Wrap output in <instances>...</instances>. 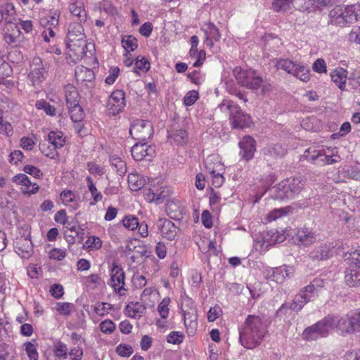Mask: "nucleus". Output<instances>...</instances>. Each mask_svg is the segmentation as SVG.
<instances>
[{"instance_id": "412c9836", "label": "nucleus", "mask_w": 360, "mask_h": 360, "mask_svg": "<svg viewBox=\"0 0 360 360\" xmlns=\"http://www.w3.org/2000/svg\"><path fill=\"white\" fill-rule=\"evenodd\" d=\"M335 246L331 243H326L315 248L309 253V257L314 261L328 259L331 257L334 252Z\"/></svg>"}, {"instance_id": "49530a36", "label": "nucleus", "mask_w": 360, "mask_h": 360, "mask_svg": "<svg viewBox=\"0 0 360 360\" xmlns=\"http://www.w3.org/2000/svg\"><path fill=\"white\" fill-rule=\"evenodd\" d=\"M158 292L153 288H146L143 291L141 300L144 304L150 305L153 304Z\"/></svg>"}, {"instance_id": "5701e85b", "label": "nucleus", "mask_w": 360, "mask_h": 360, "mask_svg": "<svg viewBox=\"0 0 360 360\" xmlns=\"http://www.w3.org/2000/svg\"><path fill=\"white\" fill-rule=\"evenodd\" d=\"M44 74L45 69L41 59L39 57L34 58L30 65V77L34 83H37L44 79Z\"/></svg>"}, {"instance_id": "69168bd1", "label": "nucleus", "mask_w": 360, "mask_h": 360, "mask_svg": "<svg viewBox=\"0 0 360 360\" xmlns=\"http://www.w3.org/2000/svg\"><path fill=\"white\" fill-rule=\"evenodd\" d=\"M99 327L101 332L105 334H112L115 330V323L110 319L103 321Z\"/></svg>"}, {"instance_id": "473e14b6", "label": "nucleus", "mask_w": 360, "mask_h": 360, "mask_svg": "<svg viewBox=\"0 0 360 360\" xmlns=\"http://www.w3.org/2000/svg\"><path fill=\"white\" fill-rule=\"evenodd\" d=\"M69 10L72 15L77 17L79 23L84 22L87 18V13L84 9V5L82 2H79L77 1H72L69 6Z\"/></svg>"}, {"instance_id": "b1692460", "label": "nucleus", "mask_w": 360, "mask_h": 360, "mask_svg": "<svg viewBox=\"0 0 360 360\" xmlns=\"http://www.w3.org/2000/svg\"><path fill=\"white\" fill-rule=\"evenodd\" d=\"M131 155L136 161L142 160L145 157H151L154 153V149L152 146H148L144 141L143 143H136L131 149Z\"/></svg>"}, {"instance_id": "58836bf2", "label": "nucleus", "mask_w": 360, "mask_h": 360, "mask_svg": "<svg viewBox=\"0 0 360 360\" xmlns=\"http://www.w3.org/2000/svg\"><path fill=\"white\" fill-rule=\"evenodd\" d=\"M60 12L57 10L51 11L49 14L41 18L40 22L46 27L57 28L59 22Z\"/></svg>"}, {"instance_id": "0e129e2a", "label": "nucleus", "mask_w": 360, "mask_h": 360, "mask_svg": "<svg viewBox=\"0 0 360 360\" xmlns=\"http://www.w3.org/2000/svg\"><path fill=\"white\" fill-rule=\"evenodd\" d=\"M122 223L124 227L131 231L137 229L139 225L138 218L133 215H128L125 217L122 220Z\"/></svg>"}, {"instance_id": "4c0bfd02", "label": "nucleus", "mask_w": 360, "mask_h": 360, "mask_svg": "<svg viewBox=\"0 0 360 360\" xmlns=\"http://www.w3.org/2000/svg\"><path fill=\"white\" fill-rule=\"evenodd\" d=\"M49 143L55 148H61L66 141V137L60 131H51L48 135Z\"/></svg>"}, {"instance_id": "72a5a7b5", "label": "nucleus", "mask_w": 360, "mask_h": 360, "mask_svg": "<svg viewBox=\"0 0 360 360\" xmlns=\"http://www.w3.org/2000/svg\"><path fill=\"white\" fill-rule=\"evenodd\" d=\"M316 155L324 156V160L321 162V166L326 165H332L340 161V156L338 154L336 148H322L321 153H317ZM317 158V156H316Z\"/></svg>"}, {"instance_id": "cd10ccee", "label": "nucleus", "mask_w": 360, "mask_h": 360, "mask_svg": "<svg viewBox=\"0 0 360 360\" xmlns=\"http://www.w3.org/2000/svg\"><path fill=\"white\" fill-rule=\"evenodd\" d=\"M75 78L78 83L88 86L87 83H92L94 79V72L84 66H77L75 69Z\"/></svg>"}, {"instance_id": "4468645a", "label": "nucleus", "mask_w": 360, "mask_h": 360, "mask_svg": "<svg viewBox=\"0 0 360 360\" xmlns=\"http://www.w3.org/2000/svg\"><path fill=\"white\" fill-rule=\"evenodd\" d=\"M129 133L134 139L146 141L153 136V127L148 121L136 120L131 124Z\"/></svg>"}, {"instance_id": "79ce46f5", "label": "nucleus", "mask_w": 360, "mask_h": 360, "mask_svg": "<svg viewBox=\"0 0 360 360\" xmlns=\"http://www.w3.org/2000/svg\"><path fill=\"white\" fill-rule=\"evenodd\" d=\"M12 72L11 66L6 61L5 55L0 50V84H2L6 77L11 76Z\"/></svg>"}, {"instance_id": "09e8293b", "label": "nucleus", "mask_w": 360, "mask_h": 360, "mask_svg": "<svg viewBox=\"0 0 360 360\" xmlns=\"http://www.w3.org/2000/svg\"><path fill=\"white\" fill-rule=\"evenodd\" d=\"M264 153L272 157H281L285 155L286 149L279 144L270 145L264 149Z\"/></svg>"}, {"instance_id": "a878e982", "label": "nucleus", "mask_w": 360, "mask_h": 360, "mask_svg": "<svg viewBox=\"0 0 360 360\" xmlns=\"http://www.w3.org/2000/svg\"><path fill=\"white\" fill-rule=\"evenodd\" d=\"M205 168L208 174L217 172H224V165L218 155L212 154L207 157L205 161Z\"/></svg>"}, {"instance_id": "37998d69", "label": "nucleus", "mask_w": 360, "mask_h": 360, "mask_svg": "<svg viewBox=\"0 0 360 360\" xmlns=\"http://www.w3.org/2000/svg\"><path fill=\"white\" fill-rule=\"evenodd\" d=\"M121 44L126 53L132 52L138 47L137 39L131 35H125L122 37Z\"/></svg>"}, {"instance_id": "f3484780", "label": "nucleus", "mask_w": 360, "mask_h": 360, "mask_svg": "<svg viewBox=\"0 0 360 360\" xmlns=\"http://www.w3.org/2000/svg\"><path fill=\"white\" fill-rule=\"evenodd\" d=\"M12 182L20 186L21 193L26 195H31L38 192L39 187L36 183H32L30 178L23 173L13 176Z\"/></svg>"}, {"instance_id": "bf43d9fd", "label": "nucleus", "mask_w": 360, "mask_h": 360, "mask_svg": "<svg viewBox=\"0 0 360 360\" xmlns=\"http://www.w3.org/2000/svg\"><path fill=\"white\" fill-rule=\"evenodd\" d=\"M221 194L212 190L210 194V205L214 211H219L221 207Z\"/></svg>"}, {"instance_id": "8fccbe9b", "label": "nucleus", "mask_w": 360, "mask_h": 360, "mask_svg": "<svg viewBox=\"0 0 360 360\" xmlns=\"http://www.w3.org/2000/svg\"><path fill=\"white\" fill-rule=\"evenodd\" d=\"M293 0H274L272 8L276 12L286 11L292 8Z\"/></svg>"}, {"instance_id": "423d86ee", "label": "nucleus", "mask_w": 360, "mask_h": 360, "mask_svg": "<svg viewBox=\"0 0 360 360\" xmlns=\"http://www.w3.org/2000/svg\"><path fill=\"white\" fill-rule=\"evenodd\" d=\"M233 72L236 79L242 86L252 90L262 87V90L264 91L266 86L263 84V79L255 70H243L237 67L233 69Z\"/></svg>"}, {"instance_id": "c756f323", "label": "nucleus", "mask_w": 360, "mask_h": 360, "mask_svg": "<svg viewBox=\"0 0 360 360\" xmlns=\"http://www.w3.org/2000/svg\"><path fill=\"white\" fill-rule=\"evenodd\" d=\"M146 184V179L136 172H131L128 175V186L131 191H138Z\"/></svg>"}, {"instance_id": "052dcab7", "label": "nucleus", "mask_w": 360, "mask_h": 360, "mask_svg": "<svg viewBox=\"0 0 360 360\" xmlns=\"http://www.w3.org/2000/svg\"><path fill=\"white\" fill-rule=\"evenodd\" d=\"M218 108L224 112H229L230 117L234 112H238V105L229 100H224L221 103L218 105Z\"/></svg>"}, {"instance_id": "ea45409f", "label": "nucleus", "mask_w": 360, "mask_h": 360, "mask_svg": "<svg viewBox=\"0 0 360 360\" xmlns=\"http://www.w3.org/2000/svg\"><path fill=\"white\" fill-rule=\"evenodd\" d=\"M67 105H77L79 102V95L76 87L72 84H68L64 88Z\"/></svg>"}, {"instance_id": "ddd939ff", "label": "nucleus", "mask_w": 360, "mask_h": 360, "mask_svg": "<svg viewBox=\"0 0 360 360\" xmlns=\"http://www.w3.org/2000/svg\"><path fill=\"white\" fill-rule=\"evenodd\" d=\"M292 274L293 268L288 265L276 268L266 267L263 270V275L266 280L278 284L283 283Z\"/></svg>"}, {"instance_id": "20e7f679", "label": "nucleus", "mask_w": 360, "mask_h": 360, "mask_svg": "<svg viewBox=\"0 0 360 360\" xmlns=\"http://www.w3.org/2000/svg\"><path fill=\"white\" fill-rule=\"evenodd\" d=\"M345 260L349 264L345 271V282L350 287L360 286V247L347 252Z\"/></svg>"}, {"instance_id": "f8f14e48", "label": "nucleus", "mask_w": 360, "mask_h": 360, "mask_svg": "<svg viewBox=\"0 0 360 360\" xmlns=\"http://www.w3.org/2000/svg\"><path fill=\"white\" fill-rule=\"evenodd\" d=\"M182 312L188 333L190 335L194 334L198 327V316L195 304L191 299H184L182 303Z\"/></svg>"}, {"instance_id": "dca6fc26", "label": "nucleus", "mask_w": 360, "mask_h": 360, "mask_svg": "<svg viewBox=\"0 0 360 360\" xmlns=\"http://www.w3.org/2000/svg\"><path fill=\"white\" fill-rule=\"evenodd\" d=\"M163 192L162 183L158 179L150 180L143 189L144 198L149 202L160 200L164 197Z\"/></svg>"}, {"instance_id": "c9c22d12", "label": "nucleus", "mask_w": 360, "mask_h": 360, "mask_svg": "<svg viewBox=\"0 0 360 360\" xmlns=\"http://www.w3.org/2000/svg\"><path fill=\"white\" fill-rule=\"evenodd\" d=\"M82 283L86 288L91 290H95L103 288L105 285V281L98 274H93L82 278Z\"/></svg>"}, {"instance_id": "6e6d98bb", "label": "nucleus", "mask_w": 360, "mask_h": 360, "mask_svg": "<svg viewBox=\"0 0 360 360\" xmlns=\"http://www.w3.org/2000/svg\"><path fill=\"white\" fill-rule=\"evenodd\" d=\"M171 300L169 297H164L158 306V311L162 319H167L169 314V305Z\"/></svg>"}, {"instance_id": "338daca9", "label": "nucleus", "mask_w": 360, "mask_h": 360, "mask_svg": "<svg viewBox=\"0 0 360 360\" xmlns=\"http://www.w3.org/2000/svg\"><path fill=\"white\" fill-rule=\"evenodd\" d=\"M184 334L180 331H172L167 337V341L169 343L179 345L184 340Z\"/></svg>"}, {"instance_id": "f257e3e1", "label": "nucleus", "mask_w": 360, "mask_h": 360, "mask_svg": "<svg viewBox=\"0 0 360 360\" xmlns=\"http://www.w3.org/2000/svg\"><path fill=\"white\" fill-rule=\"evenodd\" d=\"M267 333L266 323L258 316L249 315L239 329V340L247 349L260 345Z\"/></svg>"}, {"instance_id": "c85d7f7f", "label": "nucleus", "mask_w": 360, "mask_h": 360, "mask_svg": "<svg viewBox=\"0 0 360 360\" xmlns=\"http://www.w3.org/2000/svg\"><path fill=\"white\" fill-rule=\"evenodd\" d=\"M15 249L20 257L28 258L32 250V242L27 238H19L15 242Z\"/></svg>"}, {"instance_id": "e2e57ef3", "label": "nucleus", "mask_w": 360, "mask_h": 360, "mask_svg": "<svg viewBox=\"0 0 360 360\" xmlns=\"http://www.w3.org/2000/svg\"><path fill=\"white\" fill-rule=\"evenodd\" d=\"M67 255L66 250L61 248H53L49 252V257L51 259L61 261Z\"/></svg>"}, {"instance_id": "13d9d810", "label": "nucleus", "mask_w": 360, "mask_h": 360, "mask_svg": "<svg viewBox=\"0 0 360 360\" xmlns=\"http://www.w3.org/2000/svg\"><path fill=\"white\" fill-rule=\"evenodd\" d=\"M36 108L38 110H43L44 112L50 116H53L56 115V110L54 106L51 105L46 101L41 99L36 102L35 104Z\"/></svg>"}, {"instance_id": "7c9ffc66", "label": "nucleus", "mask_w": 360, "mask_h": 360, "mask_svg": "<svg viewBox=\"0 0 360 360\" xmlns=\"http://www.w3.org/2000/svg\"><path fill=\"white\" fill-rule=\"evenodd\" d=\"M144 304L139 302H131L125 308V315L132 319H139L145 313Z\"/></svg>"}, {"instance_id": "c03bdc74", "label": "nucleus", "mask_w": 360, "mask_h": 360, "mask_svg": "<svg viewBox=\"0 0 360 360\" xmlns=\"http://www.w3.org/2000/svg\"><path fill=\"white\" fill-rule=\"evenodd\" d=\"M23 346L28 356L29 360H39L37 344L35 340L24 343Z\"/></svg>"}, {"instance_id": "e433bc0d", "label": "nucleus", "mask_w": 360, "mask_h": 360, "mask_svg": "<svg viewBox=\"0 0 360 360\" xmlns=\"http://www.w3.org/2000/svg\"><path fill=\"white\" fill-rule=\"evenodd\" d=\"M87 187L91 194V199L89 200V205L94 206L103 199L102 193L98 191L96 186L94 184L93 179L90 176L86 179Z\"/></svg>"}, {"instance_id": "774afa93", "label": "nucleus", "mask_w": 360, "mask_h": 360, "mask_svg": "<svg viewBox=\"0 0 360 360\" xmlns=\"http://www.w3.org/2000/svg\"><path fill=\"white\" fill-rule=\"evenodd\" d=\"M72 304L69 302H58L56 310L63 316H68L71 314Z\"/></svg>"}, {"instance_id": "9d476101", "label": "nucleus", "mask_w": 360, "mask_h": 360, "mask_svg": "<svg viewBox=\"0 0 360 360\" xmlns=\"http://www.w3.org/2000/svg\"><path fill=\"white\" fill-rule=\"evenodd\" d=\"M285 239V234L278 231L271 229L264 231L259 236L254 238V245L257 250L262 252L266 251L276 243H280Z\"/></svg>"}, {"instance_id": "a211bd4d", "label": "nucleus", "mask_w": 360, "mask_h": 360, "mask_svg": "<svg viewBox=\"0 0 360 360\" xmlns=\"http://www.w3.org/2000/svg\"><path fill=\"white\" fill-rule=\"evenodd\" d=\"M125 94L122 90L113 91L109 97L107 108L113 115L119 113L125 106Z\"/></svg>"}, {"instance_id": "603ef678", "label": "nucleus", "mask_w": 360, "mask_h": 360, "mask_svg": "<svg viewBox=\"0 0 360 360\" xmlns=\"http://www.w3.org/2000/svg\"><path fill=\"white\" fill-rule=\"evenodd\" d=\"M134 65L136 72H138L139 71L146 72L150 68V63L149 60L146 57L142 56H139L136 57Z\"/></svg>"}, {"instance_id": "0eeeda50", "label": "nucleus", "mask_w": 360, "mask_h": 360, "mask_svg": "<svg viewBox=\"0 0 360 360\" xmlns=\"http://www.w3.org/2000/svg\"><path fill=\"white\" fill-rule=\"evenodd\" d=\"M304 186V182L300 177L284 179L274 188V197L278 199L293 198L300 193Z\"/></svg>"}, {"instance_id": "9b49d317", "label": "nucleus", "mask_w": 360, "mask_h": 360, "mask_svg": "<svg viewBox=\"0 0 360 360\" xmlns=\"http://www.w3.org/2000/svg\"><path fill=\"white\" fill-rule=\"evenodd\" d=\"M332 330H336L341 335H347L354 333L351 313L345 315H328Z\"/></svg>"}, {"instance_id": "f704fd0d", "label": "nucleus", "mask_w": 360, "mask_h": 360, "mask_svg": "<svg viewBox=\"0 0 360 360\" xmlns=\"http://www.w3.org/2000/svg\"><path fill=\"white\" fill-rule=\"evenodd\" d=\"M15 10L12 4L5 3L0 6L1 22L4 20L6 23H11L15 19Z\"/></svg>"}, {"instance_id": "393cba45", "label": "nucleus", "mask_w": 360, "mask_h": 360, "mask_svg": "<svg viewBox=\"0 0 360 360\" xmlns=\"http://www.w3.org/2000/svg\"><path fill=\"white\" fill-rule=\"evenodd\" d=\"M318 235L316 232L309 229H300L297 231L296 238L300 245L309 246L314 243L317 240Z\"/></svg>"}, {"instance_id": "864d4df0", "label": "nucleus", "mask_w": 360, "mask_h": 360, "mask_svg": "<svg viewBox=\"0 0 360 360\" xmlns=\"http://www.w3.org/2000/svg\"><path fill=\"white\" fill-rule=\"evenodd\" d=\"M68 347L66 344L59 341L55 343L53 346V352L56 356L63 359L65 360L68 358Z\"/></svg>"}, {"instance_id": "4d7b16f0", "label": "nucleus", "mask_w": 360, "mask_h": 360, "mask_svg": "<svg viewBox=\"0 0 360 360\" xmlns=\"http://www.w3.org/2000/svg\"><path fill=\"white\" fill-rule=\"evenodd\" d=\"M112 308V305L110 303L98 302L94 305V311L97 315L103 316L108 314Z\"/></svg>"}, {"instance_id": "f03ea898", "label": "nucleus", "mask_w": 360, "mask_h": 360, "mask_svg": "<svg viewBox=\"0 0 360 360\" xmlns=\"http://www.w3.org/2000/svg\"><path fill=\"white\" fill-rule=\"evenodd\" d=\"M330 22L333 25L343 27L360 19V4L351 6H337L330 11Z\"/></svg>"}, {"instance_id": "a18cd8bd", "label": "nucleus", "mask_w": 360, "mask_h": 360, "mask_svg": "<svg viewBox=\"0 0 360 360\" xmlns=\"http://www.w3.org/2000/svg\"><path fill=\"white\" fill-rule=\"evenodd\" d=\"M68 107L70 118L73 122H79L83 119L84 112L79 103H77V105H70Z\"/></svg>"}, {"instance_id": "2f4dec72", "label": "nucleus", "mask_w": 360, "mask_h": 360, "mask_svg": "<svg viewBox=\"0 0 360 360\" xmlns=\"http://www.w3.org/2000/svg\"><path fill=\"white\" fill-rule=\"evenodd\" d=\"M160 231L163 238L172 240L177 236L179 229L171 221L165 220L163 221Z\"/></svg>"}, {"instance_id": "bb28decb", "label": "nucleus", "mask_w": 360, "mask_h": 360, "mask_svg": "<svg viewBox=\"0 0 360 360\" xmlns=\"http://www.w3.org/2000/svg\"><path fill=\"white\" fill-rule=\"evenodd\" d=\"M60 200L65 206L69 207L73 210L78 209L79 207V197L77 196L76 194L70 190H63L60 194Z\"/></svg>"}, {"instance_id": "7ed1b4c3", "label": "nucleus", "mask_w": 360, "mask_h": 360, "mask_svg": "<svg viewBox=\"0 0 360 360\" xmlns=\"http://www.w3.org/2000/svg\"><path fill=\"white\" fill-rule=\"evenodd\" d=\"M324 286L323 280L314 279L309 285L302 288L290 305V309L299 311L309 302L313 301L322 290Z\"/></svg>"}, {"instance_id": "a19ab883", "label": "nucleus", "mask_w": 360, "mask_h": 360, "mask_svg": "<svg viewBox=\"0 0 360 360\" xmlns=\"http://www.w3.org/2000/svg\"><path fill=\"white\" fill-rule=\"evenodd\" d=\"M330 77L332 81L337 84V86L342 89L345 88L347 72L343 68H337L331 72Z\"/></svg>"}, {"instance_id": "1a4fd4ad", "label": "nucleus", "mask_w": 360, "mask_h": 360, "mask_svg": "<svg viewBox=\"0 0 360 360\" xmlns=\"http://www.w3.org/2000/svg\"><path fill=\"white\" fill-rule=\"evenodd\" d=\"M332 331L328 316H326L314 324L306 328L302 333V338L306 341H314L328 337Z\"/></svg>"}, {"instance_id": "6ab92c4d", "label": "nucleus", "mask_w": 360, "mask_h": 360, "mask_svg": "<svg viewBox=\"0 0 360 360\" xmlns=\"http://www.w3.org/2000/svg\"><path fill=\"white\" fill-rule=\"evenodd\" d=\"M205 35L204 44L208 47H212L214 42L219 41L221 34L219 29L211 22H204L200 27Z\"/></svg>"}, {"instance_id": "de8ad7c7", "label": "nucleus", "mask_w": 360, "mask_h": 360, "mask_svg": "<svg viewBox=\"0 0 360 360\" xmlns=\"http://www.w3.org/2000/svg\"><path fill=\"white\" fill-rule=\"evenodd\" d=\"M111 166L116 170L117 174L123 176L127 172V164L119 157L113 156L110 159Z\"/></svg>"}, {"instance_id": "6e6552de", "label": "nucleus", "mask_w": 360, "mask_h": 360, "mask_svg": "<svg viewBox=\"0 0 360 360\" xmlns=\"http://www.w3.org/2000/svg\"><path fill=\"white\" fill-rule=\"evenodd\" d=\"M276 68L293 75L302 82H307L310 79L309 69L300 63H295L288 58H279L276 60Z\"/></svg>"}, {"instance_id": "2eb2a0df", "label": "nucleus", "mask_w": 360, "mask_h": 360, "mask_svg": "<svg viewBox=\"0 0 360 360\" xmlns=\"http://www.w3.org/2000/svg\"><path fill=\"white\" fill-rule=\"evenodd\" d=\"M110 277L108 285L113 288L116 293H119L120 295H124V292L126 290L124 288V272L115 262H113L110 266Z\"/></svg>"}, {"instance_id": "680f3d73", "label": "nucleus", "mask_w": 360, "mask_h": 360, "mask_svg": "<svg viewBox=\"0 0 360 360\" xmlns=\"http://www.w3.org/2000/svg\"><path fill=\"white\" fill-rule=\"evenodd\" d=\"M288 207H281L278 209H274L271 211L267 215L268 221H275L277 219L286 215V214L289 212Z\"/></svg>"}, {"instance_id": "39448f33", "label": "nucleus", "mask_w": 360, "mask_h": 360, "mask_svg": "<svg viewBox=\"0 0 360 360\" xmlns=\"http://www.w3.org/2000/svg\"><path fill=\"white\" fill-rule=\"evenodd\" d=\"M66 44L70 51L77 56H82L85 53L86 43L81 23H72L69 25Z\"/></svg>"}, {"instance_id": "3c124183", "label": "nucleus", "mask_w": 360, "mask_h": 360, "mask_svg": "<svg viewBox=\"0 0 360 360\" xmlns=\"http://www.w3.org/2000/svg\"><path fill=\"white\" fill-rule=\"evenodd\" d=\"M322 153V149L313 150L311 151L310 150H307L304 152V157L308 161H309L314 164H316L317 165L321 166V162H322V161L324 160V156L317 155V158H316V155H317V153Z\"/></svg>"}, {"instance_id": "5fc2aeb1", "label": "nucleus", "mask_w": 360, "mask_h": 360, "mask_svg": "<svg viewBox=\"0 0 360 360\" xmlns=\"http://www.w3.org/2000/svg\"><path fill=\"white\" fill-rule=\"evenodd\" d=\"M40 151L46 157L51 159H55L58 156L57 148H55L51 145H49V142L39 143Z\"/></svg>"}, {"instance_id": "4be33fe9", "label": "nucleus", "mask_w": 360, "mask_h": 360, "mask_svg": "<svg viewBox=\"0 0 360 360\" xmlns=\"http://www.w3.org/2000/svg\"><path fill=\"white\" fill-rule=\"evenodd\" d=\"M237 111L238 112H234L230 117L232 127L236 129L249 127L252 123L250 116L243 112L238 106Z\"/></svg>"}, {"instance_id": "aec40b11", "label": "nucleus", "mask_w": 360, "mask_h": 360, "mask_svg": "<svg viewBox=\"0 0 360 360\" xmlns=\"http://www.w3.org/2000/svg\"><path fill=\"white\" fill-rule=\"evenodd\" d=\"M240 155L245 161L252 160L255 152V141L250 136H244L239 142Z\"/></svg>"}]
</instances>
